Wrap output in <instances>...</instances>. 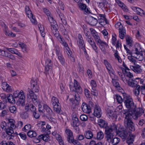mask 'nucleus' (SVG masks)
Wrapping results in <instances>:
<instances>
[{
	"label": "nucleus",
	"instance_id": "59",
	"mask_svg": "<svg viewBox=\"0 0 145 145\" xmlns=\"http://www.w3.org/2000/svg\"><path fill=\"white\" fill-rule=\"evenodd\" d=\"M91 45L93 49L95 52L97 53L98 54L99 53V52L97 49V48L96 46L95 43L94 42V44H91Z\"/></svg>",
	"mask_w": 145,
	"mask_h": 145
},
{
	"label": "nucleus",
	"instance_id": "12",
	"mask_svg": "<svg viewBox=\"0 0 145 145\" xmlns=\"http://www.w3.org/2000/svg\"><path fill=\"white\" fill-rule=\"evenodd\" d=\"M106 140L112 145H116L120 142V140L118 137H114L108 138Z\"/></svg>",
	"mask_w": 145,
	"mask_h": 145
},
{
	"label": "nucleus",
	"instance_id": "58",
	"mask_svg": "<svg viewBox=\"0 0 145 145\" xmlns=\"http://www.w3.org/2000/svg\"><path fill=\"white\" fill-rule=\"evenodd\" d=\"M43 10L44 12L46 14L47 16H49L50 14H51V13L46 8H43Z\"/></svg>",
	"mask_w": 145,
	"mask_h": 145
},
{
	"label": "nucleus",
	"instance_id": "46",
	"mask_svg": "<svg viewBox=\"0 0 145 145\" xmlns=\"http://www.w3.org/2000/svg\"><path fill=\"white\" fill-rule=\"evenodd\" d=\"M115 27L116 28L118 29L119 31L120 29H123L124 28L122 25H121V23L120 22H118L117 24L115 25Z\"/></svg>",
	"mask_w": 145,
	"mask_h": 145
},
{
	"label": "nucleus",
	"instance_id": "34",
	"mask_svg": "<svg viewBox=\"0 0 145 145\" xmlns=\"http://www.w3.org/2000/svg\"><path fill=\"white\" fill-rule=\"evenodd\" d=\"M36 109V108L33 104L29 102L27 103H26L25 109Z\"/></svg>",
	"mask_w": 145,
	"mask_h": 145
},
{
	"label": "nucleus",
	"instance_id": "3",
	"mask_svg": "<svg viewBox=\"0 0 145 145\" xmlns=\"http://www.w3.org/2000/svg\"><path fill=\"white\" fill-rule=\"evenodd\" d=\"M123 102L126 108L128 109H136L133 100L130 96L125 93H122Z\"/></svg>",
	"mask_w": 145,
	"mask_h": 145
},
{
	"label": "nucleus",
	"instance_id": "60",
	"mask_svg": "<svg viewBox=\"0 0 145 145\" xmlns=\"http://www.w3.org/2000/svg\"><path fill=\"white\" fill-rule=\"evenodd\" d=\"M52 68V65H49V64L48 65H46L45 67V72L46 73L49 69H51Z\"/></svg>",
	"mask_w": 145,
	"mask_h": 145
},
{
	"label": "nucleus",
	"instance_id": "61",
	"mask_svg": "<svg viewBox=\"0 0 145 145\" xmlns=\"http://www.w3.org/2000/svg\"><path fill=\"white\" fill-rule=\"evenodd\" d=\"M128 59L129 60V61L134 63V65H135V63L136 62V60L132 57V56H129L128 57Z\"/></svg>",
	"mask_w": 145,
	"mask_h": 145
},
{
	"label": "nucleus",
	"instance_id": "19",
	"mask_svg": "<svg viewBox=\"0 0 145 145\" xmlns=\"http://www.w3.org/2000/svg\"><path fill=\"white\" fill-rule=\"evenodd\" d=\"M84 135L85 137L88 139H91L93 137V133L90 130L86 131Z\"/></svg>",
	"mask_w": 145,
	"mask_h": 145
},
{
	"label": "nucleus",
	"instance_id": "36",
	"mask_svg": "<svg viewBox=\"0 0 145 145\" xmlns=\"http://www.w3.org/2000/svg\"><path fill=\"white\" fill-rule=\"evenodd\" d=\"M124 75L126 76L131 78L133 77V74L129 71H126V70H125V72L123 73Z\"/></svg>",
	"mask_w": 145,
	"mask_h": 145
},
{
	"label": "nucleus",
	"instance_id": "17",
	"mask_svg": "<svg viewBox=\"0 0 145 145\" xmlns=\"http://www.w3.org/2000/svg\"><path fill=\"white\" fill-rule=\"evenodd\" d=\"M70 90L71 91H74L75 93L81 94L82 92V89L80 86L77 87V88H74V89L72 88V86L71 85H69Z\"/></svg>",
	"mask_w": 145,
	"mask_h": 145
},
{
	"label": "nucleus",
	"instance_id": "43",
	"mask_svg": "<svg viewBox=\"0 0 145 145\" xmlns=\"http://www.w3.org/2000/svg\"><path fill=\"white\" fill-rule=\"evenodd\" d=\"M78 5L79 8L82 10H85L87 7L86 5L83 3H80Z\"/></svg>",
	"mask_w": 145,
	"mask_h": 145
},
{
	"label": "nucleus",
	"instance_id": "42",
	"mask_svg": "<svg viewBox=\"0 0 145 145\" xmlns=\"http://www.w3.org/2000/svg\"><path fill=\"white\" fill-rule=\"evenodd\" d=\"M116 98L117 102L120 103H121L123 101V99H122L121 97L119 95H116Z\"/></svg>",
	"mask_w": 145,
	"mask_h": 145
},
{
	"label": "nucleus",
	"instance_id": "39",
	"mask_svg": "<svg viewBox=\"0 0 145 145\" xmlns=\"http://www.w3.org/2000/svg\"><path fill=\"white\" fill-rule=\"evenodd\" d=\"M5 33L6 35L10 36L12 37H15L16 36L15 34L13 33L11 31H8L7 30H6Z\"/></svg>",
	"mask_w": 145,
	"mask_h": 145
},
{
	"label": "nucleus",
	"instance_id": "31",
	"mask_svg": "<svg viewBox=\"0 0 145 145\" xmlns=\"http://www.w3.org/2000/svg\"><path fill=\"white\" fill-rule=\"evenodd\" d=\"M100 24L102 25H105L108 23V22L106 18H101L99 19Z\"/></svg>",
	"mask_w": 145,
	"mask_h": 145
},
{
	"label": "nucleus",
	"instance_id": "6",
	"mask_svg": "<svg viewBox=\"0 0 145 145\" xmlns=\"http://www.w3.org/2000/svg\"><path fill=\"white\" fill-rule=\"evenodd\" d=\"M74 95L75 99L72 102V107L73 109L78 108V104L79 101H80V98L79 94L76 93V94L74 93Z\"/></svg>",
	"mask_w": 145,
	"mask_h": 145
},
{
	"label": "nucleus",
	"instance_id": "14",
	"mask_svg": "<svg viewBox=\"0 0 145 145\" xmlns=\"http://www.w3.org/2000/svg\"><path fill=\"white\" fill-rule=\"evenodd\" d=\"M135 66H130V68L136 73H140L142 71L141 66L138 65H134Z\"/></svg>",
	"mask_w": 145,
	"mask_h": 145
},
{
	"label": "nucleus",
	"instance_id": "33",
	"mask_svg": "<svg viewBox=\"0 0 145 145\" xmlns=\"http://www.w3.org/2000/svg\"><path fill=\"white\" fill-rule=\"evenodd\" d=\"M33 115L34 118L36 119L39 118L40 116V114L39 111H37V109H35L33 112Z\"/></svg>",
	"mask_w": 145,
	"mask_h": 145
},
{
	"label": "nucleus",
	"instance_id": "18",
	"mask_svg": "<svg viewBox=\"0 0 145 145\" xmlns=\"http://www.w3.org/2000/svg\"><path fill=\"white\" fill-rule=\"evenodd\" d=\"M57 14H59V16L63 24L64 25H66L67 24V22L65 20V18L63 14L59 10H58L57 11Z\"/></svg>",
	"mask_w": 145,
	"mask_h": 145
},
{
	"label": "nucleus",
	"instance_id": "32",
	"mask_svg": "<svg viewBox=\"0 0 145 145\" xmlns=\"http://www.w3.org/2000/svg\"><path fill=\"white\" fill-rule=\"evenodd\" d=\"M103 137L104 134L102 131H100L97 133V138L98 140H101L103 139Z\"/></svg>",
	"mask_w": 145,
	"mask_h": 145
},
{
	"label": "nucleus",
	"instance_id": "48",
	"mask_svg": "<svg viewBox=\"0 0 145 145\" xmlns=\"http://www.w3.org/2000/svg\"><path fill=\"white\" fill-rule=\"evenodd\" d=\"M31 128V125L30 124H28L25 125L24 127L23 128L22 130L26 132L27 131L29 130Z\"/></svg>",
	"mask_w": 145,
	"mask_h": 145
},
{
	"label": "nucleus",
	"instance_id": "35",
	"mask_svg": "<svg viewBox=\"0 0 145 145\" xmlns=\"http://www.w3.org/2000/svg\"><path fill=\"white\" fill-rule=\"evenodd\" d=\"M25 12L26 14L28 16V15L32 16V13L30 9L28 6H26L25 7Z\"/></svg>",
	"mask_w": 145,
	"mask_h": 145
},
{
	"label": "nucleus",
	"instance_id": "5",
	"mask_svg": "<svg viewBox=\"0 0 145 145\" xmlns=\"http://www.w3.org/2000/svg\"><path fill=\"white\" fill-rule=\"evenodd\" d=\"M105 134L106 135V140L110 138H113L114 137L113 134L114 133L111 129L108 126L105 129Z\"/></svg>",
	"mask_w": 145,
	"mask_h": 145
},
{
	"label": "nucleus",
	"instance_id": "49",
	"mask_svg": "<svg viewBox=\"0 0 145 145\" xmlns=\"http://www.w3.org/2000/svg\"><path fill=\"white\" fill-rule=\"evenodd\" d=\"M6 49L8 51L12 54H16L17 51V50L14 48H7Z\"/></svg>",
	"mask_w": 145,
	"mask_h": 145
},
{
	"label": "nucleus",
	"instance_id": "2",
	"mask_svg": "<svg viewBox=\"0 0 145 145\" xmlns=\"http://www.w3.org/2000/svg\"><path fill=\"white\" fill-rule=\"evenodd\" d=\"M31 89L28 88V91L29 93L30 98L35 105L38 104L39 102L37 96L34 92H38L39 91L37 82L35 79H31Z\"/></svg>",
	"mask_w": 145,
	"mask_h": 145
},
{
	"label": "nucleus",
	"instance_id": "40",
	"mask_svg": "<svg viewBox=\"0 0 145 145\" xmlns=\"http://www.w3.org/2000/svg\"><path fill=\"white\" fill-rule=\"evenodd\" d=\"M28 17L29 18L32 23L36 24H37V21L35 18V17L32 14V16H30V15H28Z\"/></svg>",
	"mask_w": 145,
	"mask_h": 145
},
{
	"label": "nucleus",
	"instance_id": "8",
	"mask_svg": "<svg viewBox=\"0 0 145 145\" xmlns=\"http://www.w3.org/2000/svg\"><path fill=\"white\" fill-rule=\"evenodd\" d=\"M0 55L9 58L12 60H15V59L14 55L7 52H6L5 50L1 49H0Z\"/></svg>",
	"mask_w": 145,
	"mask_h": 145
},
{
	"label": "nucleus",
	"instance_id": "53",
	"mask_svg": "<svg viewBox=\"0 0 145 145\" xmlns=\"http://www.w3.org/2000/svg\"><path fill=\"white\" fill-rule=\"evenodd\" d=\"M89 144V145H102V143L101 142L96 143L95 141L92 140L90 141Z\"/></svg>",
	"mask_w": 145,
	"mask_h": 145
},
{
	"label": "nucleus",
	"instance_id": "20",
	"mask_svg": "<svg viewBox=\"0 0 145 145\" xmlns=\"http://www.w3.org/2000/svg\"><path fill=\"white\" fill-rule=\"evenodd\" d=\"M89 24L92 25H95L97 23V19L91 16H90L88 18Z\"/></svg>",
	"mask_w": 145,
	"mask_h": 145
},
{
	"label": "nucleus",
	"instance_id": "11",
	"mask_svg": "<svg viewBox=\"0 0 145 145\" xmlns=\"http://www.w3.org/2000/svg\"><path fill=\"white\" fill-rule=\"evenodd\" d=\"M97 44L99 45V48L102 51L104 54H105L106 52L105 46H108V44L106 42L102 40H99V42L97 43Z\"/></svg>",
	"mask_w": 145,
	"mask_h": 145
},
{
	"label": "nucleus",
	"instance_id": "29",
	"mask_svg": "<svg viewBox=\"0 0 145 145\" xmlns=\"http://www.w3.org/2000/svg\"><path fill=\"white\" fill-rule=\"evenodd\" d=\"M29 109H27L25 111L23 112L21 114V117L24 119H26L28 117V112Z\"/></svg>",
	"mask_w": 145,
	"mask_h": 145
},
{
	"label": "nucleus",
	"instance_id": "51",
	"mask_svg": "<svg viewBox=\"0 0 145 145\" xmlns=\"http://www.w3.org/2000/svg\"><path fill=\"white\" fill-rule=\"evenodd\" d=\"M51 27L52 31L57 30L58 28V25L56 23L54 25L51 24Z\"/></svg>",
	"mask_w": 145,
	"mask_h": 145
},
{
	"label": "nucleus",
	"instance_id": "10",
	"mask_svg": "<svg viewBox=\"0 0 145 145\" xmlns=\"http://www.w3.org/2000/svg\"><path fill=\"white\" fill-rule=\"evenodd\" d=\"M24 93L23 91H20V93L19 94L18 97V101L19 102L22 106H24L25 105V97L24 95Z\"/></svg>",
	"mask_w": 145,
	"mask_h": 145
},
{
	"label": "nucleus",
	"instance_id": "7",
	"mask_svg": "<svg viewBox=\"0 0 145 145\" xmlns=\"http://www.w3.org/2000/svg\"><path fill=\"white\" fill-rule=\"evenodd\" d=\"M0 55L9 58L12 60H15V59L14 55L7 52H6L5 50L1 49H0Z\"/></svg>",
	"mask_w": 145,
	"mask_h": 145
},
{
	"label": "nucleus",
	"instance_id": "63",
	"mask_svg": "<svg viewBox=\"0 0 145 145\" xmlns=\"http://www.w3.org/2000/svg\"><path fill=\"white\" fill-rule=\"evenodd\" d=\"M82 109H89L88 105L85 103H83L81 105Z\"/></svg>",
	"mask_w": 145,
	"mask_h": 145
},
{
	"label": "nucleus",
	"instance_id": "64",
	"mask_svg": "<svg viewBox=\"0 0 145 145\" xmlns=\"http://www.w3.org/2000/svg\"><path fill=\"white\" fill-rule=\"evenodd\" d=\"M84 136L82 135H80L76 136V139L79 140H81L84 139Z\"/></svg>",
	"mask_w": 145,
	"mask_h": 145
},
{
	"label": "nucleus",
	"instance_id": "54",
	"mask_svg": "<svg viewBox=\"0 0 145 145\" xmlns=\"http://www.w3.org/2000/svg\"><path fill=\"white\" fill-rule=\"evenodd\" d=\"M90 30L91 33V34L93 37L95 36H96V35H98L97 33L94 29L92 28H90Z\"/></svg>",
	"mask_w": 145,
	"mask_h": 145
},
{
	"label": "nucleus",
	"instance_id": "16",
	"mask_svg": "<svg viewBox=\"0 0 145 145\" xmlns=\"http://www.w3.org/2000/svg\"><path fill=\"white\" fill-rule=\"evenodd\" d=\"M72 125L74 127L78 126L80 125L79 121L76 115H73L72 118Z\"/></svg>",
	"mask_w": 145,
	"mask_h": 145
},
{
	"label": "nucleus",
	"instance_id": "26",
	"mask_svg": "<svg viewBox=\"0 0 145 145\" xmlns=\"http://www.w3.org/2000/svg\"><path fill=\"white\" fill-rule=\"evenodd\" d=\"M119 36L120 38L123 39L124 35L126 34V31L125 28L122 29H120L119 31Z\"/></svg>",
	"mask_w": 145,
	"mask_h": 145
},
{
	"label": "nucleus",
	"instance_id": "22",
	"mask_svg": "<svg viewBox=\"0 0 145 145\" xmlns=\"http://www.w3.org/2000/svg\"><path fill=\"white\" fill-rule=\"evenodd\" d=\"M129 133H128L126 130L123 131L122 133H119V136L123 139V140H125L128 137L129 134Z\"/></svg>",
	"mask_w": 145,
	"mask_h": 145
},
{
	"label": "nucleus",
	"instance_id": "24",
	"mask_svg": "<svg viewBox=\"0 0 145 145\" xmlns=\"http://www.w3.org/2000/svg\"><path fill=\"white\" fill-rule=\"evenodd\" d=\"M101 109H94L93 115L97 118H100L102 114Z\"/></svg>",
	"mask_w": 145,
	"mask_h": 145
},
{
	"label": "nucleus",
	"instance_id": "55",
	"mask_svg": "<svg viewBox=\"0 0 145 145\" xmlns=\"http://www.w3.org/2000/svg\"><path fill=\"white\" fill-rule=\"evenodd\" d=\"M129 135L128 137H127L126 139H128V140H129L132 141H134L135 136L133 135L130 134V133H129Z\"/></svg>",
	"mask_w": 145,
	"mask_h": 145
},
{
	"label": "nucleus",
	"instance_id": "50",
	"mask_svg": "<svg viewBox=\"0 0 145 145\" xmlns=\"http://www.w3.org/2000/svg\"><path fill=\"white\" fill-rule=\"evenodd\" d=\"M80 118L82 121H86L87 120L88 117L85 114H82L80 116Z\"/></svg>",
	"mask_w": 145,
	"mask_h": 145
},
{
	"label": "nucleus",
	"instance_id": "57",
	"mask_svg": "<svg viewBox=\"0 0 145 145\" xmlns=\"http://www.w3.org/2000/svg\"><path fill=\"white\" fill-rule=\"evenodd\" d=\"M18 135L22 139L25 140L27 136L25 134L23 133H20Z\"/></svg>",
	"mask_w": 145,
	"mask_h": 145
},
{
	"label": "nucleus",
	"instance_id": "1",
	"mask_svg": "<svg viewBox=\"0 0 145 145\" xmlns=\"http://www.w3.org/2000/svg\"><path fill=\"white\" fill-rule=\"evenodd\" d=\"M128 110H124L122 111L123 114L125 115L124 120L125 127L127 129L131 131H134L135 130V124L132 121L131 118L132 117L135 120H137L139 116H140L144 113V110L141 109L140 111H136V109H127Z\"/></svg>",
	"mask_w": 145,
	"mask_h": 145
},
{
	"label": "nucleus",
	"instance_id": "28",
	"mask_svg": "<svg viewBox=\"0 0 145 145\" xmlns=\"http://www.w3.org/2000/svg\"><path fill=\"white\" fill-rule=\"evenodd\" d=\"M27 135L29 137L32 138L36 137L37 134L36 132L34 131H29L27 132Z\"/></svg>",
	"mask_w": 145,
	"mask_h": 145
},
{
	"label": "nucleus",
	"instance_id": "45",
	"mask_svg": "<svg viewBox=\"0 0 145 145\" xmlns=\"http://www.w3.org/2000/svg\"><path fill=\"white\" fill-rule=\"evenodd\" d=\"M18 44L20 45L22 49L23 50V52H26L27 49L25 47L26 46L25 44L24 43L20 42H19Z\"/></svg>",
	"mask_w": 145,
	"mask_h": 145
},
{
	"label": "nucleus",
	"instance_id": "4",
	"mask_svg": "<svg viewBox=\"0 0 145 145\" xmlns=\"http://www.w3.org/2000/svg\"><path fill=\"white\" fill-rule=\"evenodd\" d=\"M106 113L110 119L115 120L117 118V112L115 109H107Z\"/></svg>",
	"mask_w": 145,
	"mask_h": 145
},
{
	"label": "nucleus",
	"instance_id": "37",
	"mask_svg": "<svg viewBox=\"0 0 145 145\" xmlns=\"http://www.w3.org/2000/svg\"><path fill=\"white\" fill-rule=\"evenodd\" d=\"M57 57L61 65H64L65 63V59L62 55H59Z\"/></svg>",
	"mask_w": 145,
	"mask_h": 145
},
{
	"label": "nucleus",
	"instance_id": "56",
	"mask_svg": "<svg viewBox=\"0 0 145 145\" xmlns=\"http://www.w3.org/2000/svg\"><path fill=\"white\" fill-rule=\"evenodd\" d=\"M42 139L43 140L45 141H47L49 139V138L50 137L48 134H46L45 135L43 134V136L42 137Z\"/></svg>",
	"mask_w": 145,
	"mask_h": 145
},
{
	"label": "nucleus",
	"instance_id": "15",
	"mask_svg": "<svg viewBox=\"0 0 145 145\" xmlns=\"http://www.w3.org/2000/svg\"><path fill=\"white\" fill-rule=\"evenodd\" d=\"M78 44L79 47L80 48L83 46H85L84 42L82 35L80 34H79L78 36Z\"/></svg>",
	"mask_w": 145,
	"mask_h": 145
},
{
	"label": "nucleus",
	"instance_id": "62",
	"mask_svg": "<svg viewBox=\"0 0 145 145\" xmlns=\"http://www.w3.org/2000/svg\"><path fill=\"white\" fill-rule=\"evenodd\" d=\"M80 86V85L78 82L76 80L74 79V87H72V88L74 89V88Z\"/></svg>",
	"mask_w": 145,
	"mask_h": 145
},
{
	"label": "nucleus",
	"instance_id": "23",
	"mask_svg": "<svg viewBox=\"0 0 145 145\" xmlns=\"http://www.w3.org/2000/svg\"><path fill=\"white\" fill-rule=\"evenodd\" d=\"M14 97L12 95L10 94H9L7 95V98L8 101L10 103L12 104H14L15 103L16 101Z\"/></svg>",
	"mask_w": 145,
	"mask_h": 145
},
{
	"label": "nucleus",
	"instance_id": "25",
	"mask_svg": "<svg viewBox=\"0 0 145 145\" xmlns=\"http://www.w3.org/2000/svg\"><path fill=\"white\" fill-rule=\"evenodd\" d=\"M126 43L127 45H128L129 47H131L133 45V41L131 38L128 36L126 38Z\"/></svg>",
	"mask_w": 145,
	"mask_h": 145
},
{
	"label": "nucleus",
	"instance_id": "13",
	"mask_svg": "<svg viewBox=\"0 0 145 145\" xmlns=\"http://www.w3.org/2000/svg\"><path fill=\"white\" fill-rule=\"evenodd\" d=\"M122 81L126 84H127L129 86L135 88L136 86V83H134L133 81L131 80V78L129 80H127L126 78H124L122 79Z\"/></svg>",
	"mask_w": 145,
	"mask_h": 145
},
{
	"label": "nucleus",
	"instance_id": "44",
	"mask_svg": "<svg viewBox=\"0 0 145 145\" xmlns=\"http://www.w3.org/2000/svg\"><path fill=\"white\" fill-rule=\"evenodd\" d=\"M104 63L105 64L107 70L112 68L110 64L105 59L104 60Z\"/></svg>",
	"mask_w": 145,
	"mask_h": 145
},
{
	"label": "nucleus",
	"instance_id": "47",
	"mask_svg": "<svg viewBox=\"0 0 145 145\" xmlns=\"http://www.w3.org/2000/svg\"><path fill=\"white\" fill-rule=\"evenodd\" d=\"M54 109H61V105L59 102L57 103H54L52 105Z\"/></svg>",
	"mask_w": 145,
	"mask_h": 145
},
{
	"label": "nucleus",
	"instance_id": "52",
	"mask_svg": "<svg viewBox=\"0 0 145 145\" xmlns=\"http://www.w3.org/2000/svg\"><path fill=\"white\" fill-rule=\"evenodd\" d=\"M47 16L50 22V23H53L54 24H55L56 21H54L53 18L51 15V14H50L49 16Z\"/></svg>",
	"mask_w": 145,
	"mask_h": 145
},
{
	"label": "nucleus",
	"instance_id": "9",
	"mask_svg": "<svg viewBox=\"0 0 145 145\" xmlns=\"http://www.w3.org/2000/svg\"><path fill=\"white\" fill-rule=\"evenodd\" d=\"M65 132L67 136V141L69 143H71L75 140L74 139L72 133L70 130L68 129L66 130Z\"/></svg>",
	"mask_w": 145,
	"mask_h": 145
},
{
	"label": "nucleus",
	"instance_id": "41",
	"mask_svg": "<svg viewBox=\"0 0 145 145\" xmlns=\"http://www.w3.org/2000/svg\"><path fill=\"white\" fill-rule=\"evenodd\" d=\"M5 132L8 135H11L14 133V131L12 129L9 127L5 129Z\"/></svg>",
	"mask_w": 145,
	"mask_h": 145
},
{
	"label": "nucleus",
	"instance_id": "21",
	"mask_svg": "<svg viewBox=\"0 0 145 145\" xmlns=\"http://www.w3.org/2000/svg\"><path fill=\"white\" fill-rule=\"evenodd\" d=\"M98 124L101 127L105 129L108 126V123L105 121L99 119L98 120Z\"/></svg>",
	"mask_w": 145,
	"mask_h": 145
},
{
	"label": "nucleus",
	"instance_id": "38",
	"mask_svg": "<svg viewBox=\"0 0 145 145\" xmlns=\"http://www.w3.org/2000/svg\"><path fill=\"white\" fill-rule=\"evenodd\" d=\"M111 129L113 131L114 133H116L118 131L117 126L114 123H112V124L110 126H109Z\"/></svg>",
	"mask_w": 145,
	"mask_h": 145
},
{
	"label": "nucleus",
	"instance_id": "30",
	"mask_svg": "<svg viewBox=\"0 0 145 145\" xmlns=\"http://www.w3.org/2000/svg\"><path fill=\"white\" fill-rule=\"evenodd\" d=\"M112 82L114 86L118 89L120 90L121 89V87L120 86L118 82H117L115 79H112Z\"/></svg>",
	"mask_w": 145,
	"mask_h": 145
},
{
	"label": "nucleus",
	"instance_id": "27",
	"mask_svg": "<svg viewBox=\"0 0 145 145\" xmlns=\"http://www.w3.org/2000/svg\"><path fill=\"white\" fill-rule=\"evenodd\" d=\"M141 90V87L139 85H138L136 86L135 89L133 90L134 94L137 96H138Z\"/></svg>",
	"mask_w": 145,
	"mask_h": 145
}]
</instances>
